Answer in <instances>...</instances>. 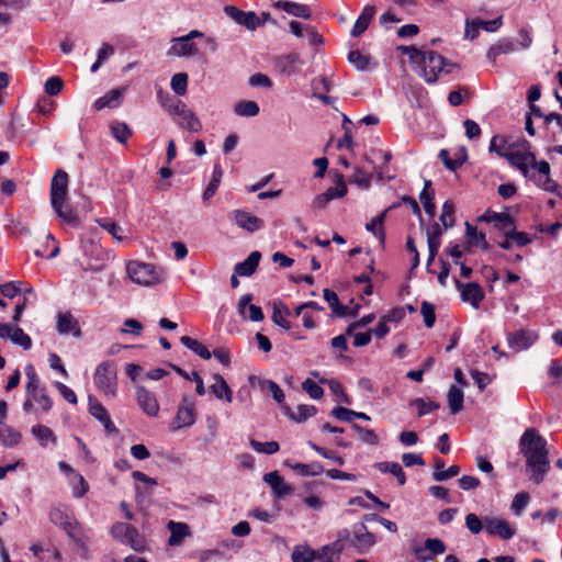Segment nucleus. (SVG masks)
<instances>
[{"instance_id": "nucleus-1", "label": "nucleus", "mask_w": 562, "mask_h": 562, "mask_svg": "<svg viewBox=\"0 0 562 562\" xmlns=\"http://www.w3.org/2000/svg\"><path fill=\"white\" fill-rule=\"evenodd\" d=\"M547 440L536 428H527L519 439V451L526 459L530 480L540 484L550 470L549 450Z\"/></svg>"}, {"instance_id": "nucleus-2", "label": "nucleus", "mask_w": 562, "mask_h": 562, "mask_svg": "<svg viewBox=\"0 0 562 562\" xmlns=\"http://www.w3.org/2000/svg\"><path fill=\"white\" fill-rule=\"evenodd\" d=\"M68 173L63 170H56L50 182V204L57 216L64 222L72 225H79L77 213L68 206H65V201L68 195Z\"/></svg>"}, {"instance_id": "nucleus-3", "label": "nucleus", "mask_w": 562, "mask_h": 562, "mask_svg": "<svg viewBox=\"0 0 562 562\" xmlns=\"http://www.w3.org/2000/svg\"><path fill=\"white\" fill-rule=\"evenodd\" d=\"M417 66L419 67V76L428 83H435L440 72L450 74L452 68H459L457 64L447 60L435 50H426Z\"/></svg>"}, {"instance_id": "nucleus-4", "label": "nucleus", "mask_w": 562, "mask_h": 562, "mask_svg": "<svg viewBox=\"0 0 562 562\" xmlns=\"http://www.w3.org/2000/svg\"><path fill=\"white\" fill-rule=\"evenodd\" d=\"M168 100L171 101L170 104L164 103L166 111L173 116L177 125L187 130L191 133H199L202 130V123L195 113L187 106V104L179 100L175 99L171 95H167Z\"/></svg>"}, {"instance_id": "nucleus-5", "label": "nucleus", "mask_w": 562, "mask_h": 562, "mask_svg": "<svg viewBox=\"0 0 562 562\" xmlns=\"http://www.w3.org/2000/svg\"><path fill=\"white\" fill-rule=\"evenodd\" d=\"M126 271L131 280L140 285H150L165 279V269L150 263L132 261L127 265Z\"/></svg>"}, {"instance_id": "nucleus-6", "label": "nucleus", "mask_w": 562, "mask_h": 562, "mask_svg": "<svg viewBox=\"0 0 562 562\" xmlns=\"http://www.w3.org/2000/svg\"><path fill=\"white\" fill-rule=\"evenodd\" d=\"M111 536L124 546L134 551L143 552L146 549V540L139 531L127 522L117 521L110 529Z\"/></svg>"}, {"instance_id": "nucleus-7", "label": "nucleus", "mask_w": 562, "mask_h": 562, "mask_svg": "<svg viewBox=\"0 0 562 562\" xmlns=\"http://www.w3.org/2000/svg\"><path fill=\"white\" fill-rule=\"evenodd\" d=\"M116 379V368L113 361H104L97 367L94 384L105 395L115 396Z\"/></svg>"}, {"instance_id": "nucleus-8", "label": "nucleus", "mask_w": 562, "mask_h": 562, "mask_svg": "<svg viewBox=\"0 0 562 562\" xmlns=\"http://www.w3.org/2000/svg\"><path fill=\"white\" fill-rule=\"evenodd\" d=\"M447 550L446 543L438 538H428L425 540L424 546H415L413 552L419 562H429L435 557L445 553Z\"/></svg>"}, {"instance_id": "nucleus-9", "label": "nucleus", "mask_w": 562, "mask_h": 562, "mask_svg": "<svg viewBox=\"0 0 562 562\" xmlns=\"http://www.w3.org/2000/svg\"><path fill=\"white\" fill-rule=\"evenodd\" d=\"M538 339V334L530 329H518L507 333L508 347L516 352L530 348Z\"/></svg>"}, {"instance_id": "nucleus-10", "label": "nucleus", "mask_w": 562, "mask_h": 562, "mask_svg": "<svg viewBox=\"0 0 562 562\" xmlns=\"http://www.w3.org/2000/svg\"><path fill=\"white\" fill-rule=\"evenodd\" d=\"M484 526L487 535L497 536L503 540H509L516 533V529L508 521L497 517L485 516Z\"/></svg>"}, {"instance_id": "nucleus-11", "label": "nucleus", "mask_w": 562, "mask_h": 562, "mask_svg": "<svg viewBox=\"0 0 562 562\" xmlns=\"http://www.w3.org/2000/svg\"><path fill=\"white\" fill-rule=\"evenodd\" d=\"M375 543V537L370 532L364 522H359L353 526L352 538L350 544L359 553L367 552Z\"/></svg>"}, {"instance_id": "nucleus-12", "label": "nucleus", "mask_w": 562, "mask_h": 562, "mask_svg": "<svg viewBox=\"0 0 562 562\" xmlns=\"http://www.w3.org/2000/svg\"><path fill=\"white\" fill-rule=\"evenodd\" d=\"M195 401L191 396H183L175 417L177 428L188 427L195 423Z\"/></svg>"}, {"instance_id": "nucleus-13", "label": "nucleus", "mask_w": 562, "mask_h": 562, "mask_svg": "<svg viewBox=\"0 0 562 562\" xmlns=\"http://www.w3.org/2000/svg\"><path fill=\"white\" fill-rule=\"evenodd\" d=\"M224 12L239 25L245 26L247 30L254 31L260 26L259 16L252 12H245L234 5H226Z\"/></svg>"}, {"instance_id": "nucleus-14", "label": "nucleus", "mask_w": 562, "mask_h": 562, "mask_svg": "<svg viewBox=\"0 0 562 562\" xmlns=\"http://www.w3.org/2000/svg\"><path fill=\"white\" fill-rule=\"evenodd\" d=\"M456 286L461 291L462 301L470 303L474 308H477L480 303L485 297L483 289L476 282H469L463 284L456 279Z\"/></svg>"}, {"instance_id": "nucleus-15", "label": "nucleus", "mask_w": 562, "mask_h": 562, "mask_svg": "<svg viewBox=\"0 0 562 562\" xmlns=\"http://www.w3.org/2000/svg\"><path fill=\"white\" fill-rule=\"evenodd\" d=\"M229 218L240 228L248 233H254L263 227V221L243 210H235L229 214Z\"/></svg>"}, {"instance_id": "nucleus-16", "label": "nucleus", "mask_w": 562, "mask_h": 562, "mask_svg": "<svg viewBox=\"0 0 562 562\" xmlns=\"http://www.w3.org/2000/svg\"><path fill=\"white\" fill-rule=\"evenodd\" d=\"M89 413L103 425L108 434L119 432V429L112 423L106 408L92 395H89Z\"/></svg>"}, {"instance_id": "nucleus-17", "label": "nucleus", "mask_w": 562, "mask_h": 562, "mask_svg": "<svg viewBox=\"0 0 562 562\" xmlns=\"http://www.w3.org/2000/svg\"><path fill=\"white\" fill-rule=\"evenodd\" d=\"M196 45L186 36L173 37L171 46L167 52L168 56L191 57L196 55Z\"/></svg>"}, {"instance_id": "nucleus-18", "label": "nucleus", "mask_w": 562, "mask_h": 562, "mask_svg": "<svg viewBox=\"0 0 562 562\" xmlns=\"http://www.w3.org/2000/svg\"><path fill=\"white\" fill-rule=\"evenodd\" d=\"M263 481L270 485L277 498H282L293 493V487L284 482L278 471L266 473Z\"/></svg>"}, {"instance_id": "nucleus-19", "label": "nucleus", "mask_w": 562, "mask_h": 562, "mask_svg": "<svg viewBox=\"0 0 562 562\" xmlns=\"http://www.w3.org/2000/svg\"><path fill=\"white\" fill-rule=\"evenodd\" d=\"M136 398L145 414L148 416H157L159 412V404L153 393L147 391L144 386H138L136 390Z\"/></svg>"}, {"instance_id": "nucleus-20", "label": "nucleus", "mask_w": 562, "mask_h": 562, "mask_svg": "<svg viewBox=\"0 0 562 562\" xmlns=\"http://www.w3.org/2000/svg\"><path fill=\"white\" fill-rule=\"evenodd\" d=\"M502 155L512 166L519 169L524 176L528 175L530 162L533 161L532 153L512 150L509 154Z\"/></svg>"}, {"instance_id": "nucleus-21", "label": "nucleus", "mask_w": 562, "mask_h": 562, "mask_svg": "<svg viewBox=\"0 0 562 562\" xmlns=\"http://www.w3.org/2000/svg\"><path fill=\"white\" fill-rule=\"evenodd\" d=\"M213 384L210 385V392L217 398L227 403L233 402V391L220 373L212 375Z\"/></svg>"}, {"instance_id": "nucleus-22", "label": "nucleus", "mask_w": 562, "mask_h": 562, "mask_svg": "<svg viewBox=\"0 0 562 562\" xmlns=\"http://www.w3.org/2000/svg\"><path fill=\"white\" fill-rule=\"evenodd\" d=\"M274 7L285 11L296 18L308 20L312 16L311 9L306 4L296 3L288 0H279L274 3Z\"/></svg>"}, {"instance_id": "nucleus-23", "label": "nucleus", "mask_w": 562, "mask_h": 562, "mask_svg": "<svg viewBox=\"0 0 562 562\" xmlns=\"http://www.w3.org/2000/svg\"><path fill=\"white\" fill-rule=\"evenodd\" d=\"M517 49L516 44L513 38L506 37L498 41L496 44L492 45L487 53L486 58L491 61V64L495 65L496 59L502 54H509Z\"/></svg>"}, {"instance_id": "nucleus-24", "label": "nucleus", "mask_w": 562, "mask_h": 562, "mask_svg": "<svg viewBox=\"0 0 562 562\" xmlns=\"http://www.w3.org/2000/svg\"><path fill=\"white\" fill-rule=\"evenodd\" d=\"M260 259V251L255 250L250 252V255L244 261L238 262L235 266L234 271L240 277H250L256 272Z\"/></svg>"}, {"instance_id": "nucleus-25", "label": "nucleus", "mask_w": 562, "mask_h": 562, "mask_svg": "<svg viewBox=\"0 0 562 562\" xmlns=\"http://www.w3.org/2000/svg\"><path fill=\"white\" fill-rule=\"evenodd\" d=\"M125 91L124 87L115 88L104 94L103 97L95 100L93 106L95 110L100 111L104 108L114 109L117 108L121 103V99L123 97V93Z\"/></svg>"}, {"instance_id": "nucleus-26", "label": "nucleus", "mask_w": 562, "mask_h": 562, "mask_svg": "<svg viewBox=\"0 0 562 562\" xmlns=\"http://www.w3.org/2000/svg\"><path fill=\"white\" fill-rule=\"evenodd\" d=\"M58 333L61 335L72 334L75 337L81 336L78 321L70 313H59L57 323Z\"/></svg>"}, {"instance_id": "nucleus-27", "label": "nucleus", "mask_w": 562, "mask_h": 562, "mask_svg": "<svg viewBox=\"0 0 562 562\" xmlns=\"http://www.w3.org/2000/svg\"><path fill=\"white\" fill-rule=\"evenodd\" d=\"M283 464L286 468L296 471L302 476H316L321 475L325 471L324 467L317 461H313L311 463H292L291 461L285 460Z\"/></svg>"}, {"instance_id": "nucleus-28", "label": "nucleus", "mask_w": 562, "mask_h": 562, "mask_svg": "<svg viewBox=\"0 0 562 562\" xmlns=\"http://www.w3.org/2000/svg\"><path fill=\"white\" fill-rule=\"evenodd\" d=\"M302 64L299 54L290 53L288 55L280 56L277 59V67L279 70L286 76H291L299 70V66Z\"/></svg>"}, {"instance_id": "nucleus-29", "label": "nucleus", "mask_w": 562, "mask_h": 562, "mask_svg": "<svg viewBox=\"0 0 562 562\" xmlns=\"http://www.w3.org/2000/svg\"><path fill=\"white\" fill-rule=\"evenodd\" d=\"M251 301H252V294H250V293L244 294L239 299V302H238V312L240 315L244 316L245 308L248 307L250 321L260 322L265 318L263 312L260 306L251 304Z\"/></svg>"}, {"instance_id": "nucleus-30", "label": "nucleus", "mask_w": 562, "mask_h": 562, "mask_svg": "<svg viewBox=\"0 0 562 562\" xmlns=\"http://www.w3.org/2000/svg\"><path fill=\"white\" fill-rule=\"evenodd\" d=\"M374 14H375V7L374 5H366L351 30V35L357 37V36H360L362 33H364L367 31V29L369 27Z\"/></svg>"}, {"instance_id": "nucleus-31", "label": "nucleus", "mask_w": 562, "mask_h": 562, "mask_svg": "<svg viewBox=\"0 0 562 562\" xmlns=\"http://www.w3.org/2000/svg\"><path fill=\"white\" fill-rule=\"evenodd\" d=\"M284 414L296 423H303L307 418L313 417L317 413V408L314 405L301 404L296 408V413H294L288 405L283 407Z\"/></svg>"}, {"instance_id": "nucleus-32", "label": "nucleus", "mask_w": 562, "mask_h": 562, "mask_svg": "<svg viewBox=\"0 0 562 562\" xmlns=\"http://www.w3.org/2000/svg\"><path fill=\"white\" fill-rule=\"evenodd\" d=\"M170 537L168 543L170 546H179L186 537L190 535L189 526L184 522H176L170 520L168 522Z\"/></svg>"}, {"instance_id": "nucleus-33", "label": "nucleus", "mask_w": 562, "mask_h": 562, "mask_svg": "<svg viewBox=\"0 0 562 562\" xmlns=\"http://www.w3.org/2000/svg\"><path fill=\"white\" fill-rule=\"evenodd\" d=\"M435 471L432 473V479L437 482H443L451 477L457 476L460 473V468L458 465H451L448 470H443L445 461L442 459L437 458L434 464Z\"/></svg>"}, {"instance_id": "nucleus-34", "label": "nucleus", "mask_w": 562, "mask_h": 562, "mask_svg": "<svg viewBox=\"0 0 562 562\" xmlns=\"http://www.w3.org/2000/svg\"><path fill=\"white\" fill-rule=\"evenodd\" d=\"M374 467L382 473H391L394 475L398 485L403 486L406 484V475L400 463L383 461L375 463Z\"/></svg>"}, {"instance_id": "nucleus-35", "label": "nucleus", "mask_w": 562, "mask_h": 562, "mask_svg": "<svg viewBox=\"0 0 562 562\" xmlns=\"http://www.w3.org/2000/svg\"><path fill=\"white\" fill-rule=\"evenodd\" d=\"M323 296L324 300L329 304L334 315L339 317H345L348 315L349 308L340 304L338 295L333 290L324 289Z\"/></svg>"}, {"instance_id": "nucleus-36", "label": "nucleus", "mask_w": 562, "mask_h": 562, "mask_svg": "<svg viewBox=\"0 0 562 562\" xmlns=\"http://www.w3.org/2000/svg\"><path fill=\"white\" fill-rule=\"evenodd\" d=\"M32 435L36 438L40 446L43 448L47 447V443L50 441L52 443L57 442V438L53 430L44 425H35L31 429Z\"/></svg>"}, {"instance_id": "nucleus-37", "label": "nucleus", "mask_w": 562, "mask_h": 562, "mask_svg": "<svg viewBox=\"0 0 562 562\" xmlns=\"http://www.w3.org/2000/svg\"><path fill=\"white\" fill-rule=\"evenodd\" d=\"M63 530L67 533V536L76 543L77 547L81 549H87L86 539L80 532L79 524L75 519V517L65 524Z\"/></svg>"}, {"instance_id": "nucleus-38", "label": "nucleus", "mask_w": 562, "mask_h": 562, "mask_svg": "<svg viewBox=\"0 0 562 562\" xmlns=\"http://www.w3.org/2000/svg\"><path fill=\"white\" fill-rule=\"evenodd\" d=\"M430 187L431 181L425 180L424 188L419 194V200L424 205L425 212L432 217L436 213V205L434 203L435 193L430 190Z\"/></svg>"}, {"instance_id": "nucleus-39", "label": "nucleus", "mask_w": 562, "mask_h": 562, "mask_svg": "<svg viewBox=\"0 0 562 562\" xmlns=\"http://www.w3.org/2000/svg\"><path fill=\"white\" fill-rule=\"evenodd\" d=\"M222 177H223V169L218 164H215L214 168H213V172H212V179L202 194V199H203L204 203L214 196V194L216 193L218 186L221 183Z\"/></svg>"}, {"instance_id": "nucleus-40", "label": "nucleus", "mask_w": 562, "mask_h": 562, "mask_svg": "<svg viewBox=\"0 0 562 562\" xmlns=\"http://www.w3.org/2000/svg\"><path fill=\"white\" fill-rule=\"evenodd\" d=\"M168 366L180 376L186 379L187 381L195 382V392L198 395L202 396L205 394V387L202 378L196 371H192L191 373L186 372L179 366L173 363H168Z\"/></svg>"}, {"instance_id": "nucleus-41", "label": "nucleus", "mask_w": 562, "mask_h": 562, "mask_svg": "<svg viewBox=\"0 0 562 562\" xmlns=\"http://www.w3.org/2000/svg\"><path fill=\"white\" fill-rule=\"evenodd\" d=\"M344 550L341 539L334 541L333 543L323 546L319 552V560L323 562H334V557H339Z\"/></svg>"}, {"instance_id": "nucleus-42", "label": "nucleus", "mask_w": 562, "mask_h": 562, "mask_svg": "<svg viewBox=\"0 0 562 562\" xmlns=\"http://www.w3.org/2000/svg\"><path fill=\"white\" fill-rule=\"evenodd\" d=\"M111 135L121 144H126L133 132L125 122L113 121L110 123Z\"/></svg>"}, {"instance_id": "nucleus-43", "label": "nucleus", "mask_w": 562, "mask_h": 562, "mask_svg": "<svg viewBox=\"0 0 562 562\" xmlns=\"http://www.w3.org/2000/svg\"><path fill=\"white\" fill-rule=\"evenodd\" d=\"M180 341L186 348L190 349L192 352L204 360H209L212 357L211 351L196 339H193L189 336H182Z\"/></svg>"}, {"instance_id": "nucleus-44", "label": "nucleus", "mask_w": 562, "mask_h": 562, "mask_svg": "<svg viewBox=\"0 0 562 562\" xmlns=\"http://www.w3.org/2000/svg\"><path fill=\"white\" fill-rule=\"evenodd\" d=\"M448 404L452 414H458L463 409L464 394L461 389L451 385L448 391Z\"/></svg>"}, {"instance_id": "nucleus-45", "label": "nucleus", "mask_w": 562, "mask_h": 562, "mask_svg": "<svg viewBox=\"0 0 562 562\" xmlns=\"http://www.w3.org/2000/svg\"><path fill=\"white\" fill-rule=\"evenodd\" d=\"M386 216V211H383L378 216L373 217L370 223L366 225L367 231L372 233L375 237L379 238L382 247H384L385 241V232L383 229V223Z\"/></svg>"}, {"instance_id": "nucleus-46", "label": "nucleus", "mask_w": 562, "mask_h": 562, "mask_svg": "<svg viewBox=\"0 0 562 562\" xmlns=\"http://www.w3.org/2000/svg\"><path fill=\"white\" fill-rule=\"evenodd\" d=\"M291 558L293 562H313L315 559L319 560V552L310 547H295Z\"/></svg>"}, {"instance_id": "nucleus-47", "label": "nucleus", "mask_w": 562, "mask_h": 562, "mask_svg": "<svg viewBox=\"0 0 562 562\" xmlns=\"http://www.w3.org/2000/svg\"><path fill=\"white\" fill-rule=\"evenodd\" d=\"M284 315L289 316L291 314L288 306L283 305L282 303L273 305V312H272V321L276 325L280 326L281 328L289 330L291 328V323L284 318Z\"/></svg>"}, {"instance_id": "nucleus-48", "label": "nucleus", "mask_w": 562, "mask_h": 562, "mask_svg": "<svg viewBox=\"0 0 562 562\" xmlns=\"http://www.w3.org/2000/svg\"><path fill=\"white\" fill-rule=\"evenodd\" d=\"M372 179V173L366 172L361 168L356 167L353 175L349 178V182L357 184L363 190H368L371 187Z\"/></svg>"}, {"instance_id": "nucleus-49", "label": "nucleus", "mask_w": 562, "mask_h": 562, "mask_svg": "<svg viewBox=\"0 0 562 562\" xmlns=\"http://www.w3.org/2000/svg\"><path fill=\"white\" fill-rule=\"evenodd\" d=\"M21 434L10 426L0 428V441L5 447H14L21 441Z\"/></svg>"}, {"instance_id": "nucleus-50", "label": "nucleus", "mask_w": 562, "mask_h": 562, "mask_svg": "<svg viewBox=\"0 0 562 562\" xmlns=\"http://www.w3.org/2000/svg\"><path fill=\"white\" fill-rule=\"evenodd\" d=\"M235 113L238 116L251 117L258 115L260 109L255 101H240L235 104Z\"/></svg>"}, {"instance_id": "nucleus-51", "label": "nucleus", "mask_w": 562, "mask_h": 562, "mask_svg": "<svg viewBox=\"0 0 562 562\" xmlns=\"http://www.w3.org/2000/svg\"><path fill=\"white\" fill-rule=\"evenodd\" d=\"M336 187H330L325 191V194L333 201L334 199L344 198L347 194V186L344 175L336 172Z\"/></svg>"}, {"instance_id": "nucleus-52", "label": "nucleus", "mask_w": 562, "mask_h": 562, "mask_svg": "<svg viewBox=\"0 0 562 562\" xmlns=\"http://www.w3.org/2000/svg\"><path fill=\"white\" fill-rule=\"evenodd\" d=\"M454 203L452 200H447L442 205V212L439 217L445 229L451 228L454 225Z\"/></svg>"}, {"instance_id": "nucleus-53", "label": "nucleus", "mask_w": 562, "mask_h": 562, "mask_svg": "<svg viewBox=\"0 0 562 562\" xmlns=\"http://www.w3.org/2000/svg\"><path fill=\"white\" fill-rule=\"evenodd\" d=\"M249 445L259 453L273 454L280 450V445L277 441L260 442L258 440L250 439Z\"/></svg>"}, {"instance_id": "nucleus-54", "label": "nucleus", "mask_w": 562, "mask_h": 562, "mask_svg": "<svg viewBox=\"0 0 562 562\" xmlns=\"http://www.w3.org/2000/svg\"><path fill=\"white\" fill-rule=\"evenodd\" d=\"M74 518V515L69 513L67 509H61L59 507H54L49 512V520L59 527H63L69 520Z\"/></svg>"}, {"instance_id": "nucleus-55", "label": "nucleus", "mask_w": 562, "mask_h": 562, "mask_svg": "<svg viewBox=\"0 0 562 562\" xmlns=\"http://www.w3.org/2000/svg\"><path fill=\"white\" fill-rule=\"evenodd\" d=\"M170 86L176 94L184 95L188 90V75L186 72H178L173 75Z\"/></svg>"}, {"instance_id": "nucleus-56", "label": "nucleus", "mask_w": 562, "mask_h": 562, "mask_svg": "<svg viewBox=\"0 0 562 562\" xmlns=\"http://www.w3.org/2000/svg\"><path fill=\"white\" fill-rule=\"evenodd\" d=\"M411 405H414L418 408V416L422 417L431 413L432 411H437L440 407V404L434 401H426L422 397L414 398L411 402Z\"/></svg>"}, {"instance_id": "nucleus-57", "label": "nucleus", "mask_w": 562, "mask_h": 562, "mask_svg": "<svg viewBox=\"0 0 562 562\" xmlns=\"http://www.w3.org/2000/svg\"><path fill=\"white\" fill-rule=\"evenodd\" d=\"M467 247H477L480 240H484L485 234L477 232L476 227L465 222Z\"/></svg>"}, {"instance_id": "nucleus-58", "label": "nucleus", "mask_w": 562, "mask_h": 562, "mask_svg": "<svg viewBox=\"0 0 562 562\" xmlns=\"http://www.w3.org/2000/svg\"><path fill=\"white\" fill-rule=\"evenodd\" d=\"M97 222L103 229L109 232L115 239L122 240L125 237L124 229L120 225H117L115 222L111 221L110 218H102V220H98Z\"/></svg>"}, {"instance_id": "nucleus-59", "label": "nucleus", "mask_w": 562, "mask_h": 562, "mask_svg": "<svg viewBox=\"0 0 562 562\" xmlns=\"http://www.w3.org/2000/svg\"><path fill=\"white\" fill-rule=\"evenodd\" d=\"M352 429L358 434L359 438L368 445L375 446L379 442V438L374 430L364 428L358 424H352Z\"/></svg>"}, {"instance_id": "nucleus-60", "label": "nucleus", "mask_w": 562, "mask_h": 562, "mask_svg": "<svg viewBox=\"0 0 562 562\" xmlns=\"http://www.w3.org/2000/svg\"><path fill=\"white\" fill-rule=\"evenodd\" d=\"M14 345L22 347L24 350H29L32 347L31 337L24 333L21 327L15 326L10 339Z\"/></svg>"}, {"instance_id": "nucleus-61", "label": "nucleus", "mask_w": 562, "mask_h": 562, "mask_svg": "<svg viewBox=\"0 0 562 562\" xmlns=\"http://www.w3.org/2000/svg\"><path fill=\"white\" fill-rule=\"evenodd\" d=\"M348 61L359 70H366L370 64V57L361 54L359 50H350L348 54Z\"/></svg>"}, {"instance_id": "nucleus-62", "label": "nucleus", "mask_w": 562, "mask_h": 562, "mask_svg": "<svg viewBox=\"0 0 562 562\" xmlns=\"http://www.w3.org/2000/svg\"><path fill=\"white\" fill-rule=\"evenodd\" d=\"M420 313L424 317L425 326L427 328H431L436 322L435 306L427 301H423L420 305Z\"/></svg>"}, {"instance_id": "nucleus-63", "label": "nucleus", "mask_w": 562, "mask_h": 562, "mask_svg": "<svg viewBox=\"0 0 562 562\" xmlns=\"http://www.w3.org/2000/svg\"><path fill=\"white\" fill-rule=\"evenodd\" d=\"M33 402L37 403L41 406V411L43 413H47L50 411L53 403L49 396L46 393V390L43 389L38 392H35L30 395Z\"/></svg>"}, {"instance_id": "nucleus-64", "label": "nucleus", "mask_w": 562, "mask_h": 562, "mask_svg": "<svg viewBox=\"0 0 562 562\" xmlns=\"http://www.w3.org/2000/svg\"><path fill=\"white\" fill-rule=\"evenodd\" d=\"M63 87H64L63 79L58 76H53L46 80L44 89L48 95L54 97V95L59 94Z\"/></svg>"}]
</instances>
